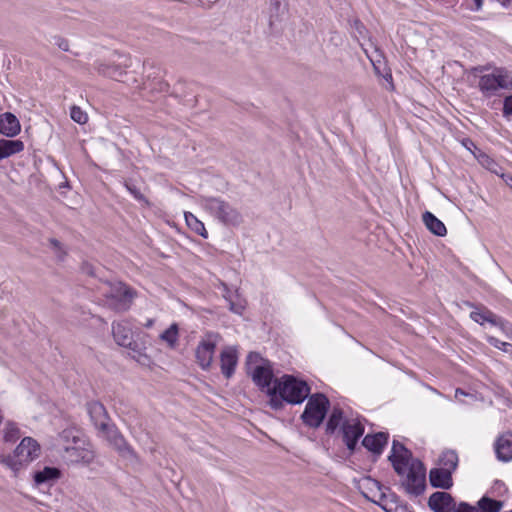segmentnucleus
<instances>
[{
  "label": "nucleus",
  "instance_id": "18",
  "mask_svg": "<svg viewBox=\"0 0 512 512\" xmlns=\"http://www.w3.org/2000/svg\"><path fill=\"white\" fill-rule=\"evenodd\" d=\"M496 458L501 462L512 460V432H506L497 437L494 443Z\"/></svg>",
  "mask_w": 512,
  "mask_h": 512
},
{
  "label": "nucleus",
  "instance_id": "36",
  "mask_svg": "<svg viewBox=\"0 0 512 512\" xmlns=\"http://www.w3.org/2000/svg\"><path fill=\"white\" fill-rule=\"evenodd\" d=\"M59 436L60 439L66 443L72 442L77 444L80 441L79 431L74 427L64 429Z\"/></svg>",
  "mask_w": 512,
  "mask_h": 512
},
{
  "label": "nucleus",
  "instance_id": "55",
  "mask_svg": "<svg viewBox=\"0 0 512 512\" xmlns=\"http://www.w3.org/2000/svg\"><path fill=\"white\" fill-rule=\"evenodd\" d=\"M458 393H459V394H462V395H464V394H465V393H464V391H463V390H461L460 388H458V389L456 390V395H457Z\"/></svg>",
  "mask_w": 512,
  "mask_h": 512
},
{
  "label": "nucleus",
  "instance_id": "14",
  "mask_svg": "<svg viewBox=\"0 0 512 512\" xmlns=\"http://www.w3.org/2000/svg\"><path fill=\"white\" fill-rule=\"evenodd\" d=\"M216 338L217 335L209 333L205 339H202L199 342L196 348V361L203 370H208L212 364L213 355L217 345Z\"/></svg>",
  "mask_w": 512,
  "mask_h": 512
},
{
  "label": "nucleus",
  "instance_id": "26",
  "mask_svg": "<svg viewBox=\"0 0 512 512\" xmlns=\"http://www.w3.org/2000/svg\"><path fill=\"white\" fill-rule=\"evenodd\" d=\"M458 462L459 459L457 452L451 449L443 451L439 458V464L441 465L440 468L449 470L451 473L457 469Z\"/></svg>",
  "mask_w": 512,
  "mask_h": 512
},
{
  "label": "nucleus",
  "instance_id": "37",
  "mask_svg": "<svg viewBox=\"0 0 512 512\" xmlns=\"http://www.w3.org/2000/svg\"><path fill=\"white\" fill-rule=\"evenodd\" d=\"M124 186L126 187V189L129 191V193L138 201H145L147 202L146 198L144 197V195L141 193V190L140 188L134 183L133 180L131 179H128V180H125L124 182Z\"/></svg>",
  "mask_w": 512,
  "mask_h": 512
},
{
  "label": "nucleus",
  "instance_id": "27",
  "mask_svg": "<svg viewBox=\"0 0 512 512\" xmlns=\"http://www.w3.org/2000/svg\"><path fill=\"white\" fill-rule=\"evenodd\" d=\"M224 298L229 304V310L235 314L242 315L245 310V301L240 298L237 291L235 292V299L232 296L231 291L226 285H224Z\"/></svg>",
  "mask_w": 512,
  "mask_h": 512
},
{
  "label": "nucleus",
  "instance_id": "4",
  "mask_svg": "<svg viewBox=\"0 0 512 512\" xmlns=\"http://www.w3.org/2000/svg\"><path fill=\"white\" fill-rule=\"evenodd\" d=\"M308 401L302 412L300 419L303 424L309 428H319L330 409V401L328 397L321 392L310 394Z\"/></svg>",
  "mask_w": 512,
  "mask_h": 512
},
{
  "label": "nucleus",
  "instance_id": "50",
  "mask_svg": "<svg viewBox=\"0 0 512 512\" xmlns=\"http://www.w3.org/2000/svg\"><path fill=\"white\" fill-rule=\"evenodd\" d=\"M501 177L504 180V182L512 189V175L502 174Z\"/></svg>",
  "mask_w": 512,
  "mask_h": 512
},
{
  "label": "nucleus",
  "instance_id": "46",
  "mask_svg": "<svg viewBox=\"0 0 512 512\" xmlns=\"http://www.w3.org/2000/svg\"><path fill=\"white\" fill-rule=\"evenodd\" d=\"M501 321L503 325H495L496 327H499L503 332H505L507 335H512V324L508 322L507 320L503 319L501 317Z\"/></svg>",
  "mask_w": 512,
  "mask_h": 512
},
{
  "label": "nucleus",
  "instance_id": "44",
  "mask_svg": "<svg viewBox=\"0 0 512 512\" xmlns=\"http://www.w3.org/2000/svg\"><path fill=\"white\" fill-rule=\"evenodd\" d=\"M55 39V45L58 46L59 49H61L62 51H69V43L66 39L60 37V36H56L54 37Z\"/></svg>",
  "mask_w": 512,
  "mask_h": 512
},
{
  "label": "nucleus",
  "instance_id": "24",
  "mask_svg": "<svg viewBox=\"0 0 512 512\" xmlns=\"http://www.w3.org/2000/svg\"><path fill=\"white\" fill-rule=\"evenodd\" d=\"M61 477V471L57 467L45 466L42 470L36 471L33 475L37 485L51 483Z\"/></svg>",
  "mask_w": 512,
  "mask_h": 512
},
{
  "label": "nucleus",
  "instance_id": "19",
  "mask_svg": "<svg viewBox=\"0 0 512 512\" xmlns=\"http://www.w3.org/2000/svg\"><path fill=\"white\" fill-rule=\"evenodd\" d=\"M452 474L443 468H432L429 472L430 485L434 488L448 490L453 486Z\"/></svg>",
  "mask_w": 512,
  "mask_h": 512
},
{
  "label": "nucleus",
  "instance_id": "3",
  "mask_svg": "<svg viewBox=\"0 0 512 512\" xmlns=\"http://www.w3.org/2000/svg\"><path fill=\"white\" fill-rule=\"evenodd\" d=\"M274 386L283 396L285 402L291 405L303 403L311 392V387L305 380L289 374L276 378Z\"/></svg>",
  "mask_w": 512,
  "mask_h": 512
},
{
  "label": "nucleus",
  "instance_id": "42",
  "mask_svg": "<svg viewBox=\"0 0 512 512\" xmlns=\"http://www.w3.org/2000/svg\"><path fill=\"white\" fill-rule=\"evenodd\" d=\"M502 113L506 118L512 116V94L504 98Z\"/></svg>",
  "mask_w": 512,
  "mask_h": 512
},
{
  "label": "nucleus",
  "instance_id": "8",
  "mask_svg": "<svg viewBox=\"0 0 512 512\" xmlns=\"http://www.w3.org/2000/svg\"><path fill=\"white\" fill-rule=\"evenodd\" d=\"M41 447L32 437H24L11 455L12 472H18L40 456Z\"/></svg>",
  "mask_w": 512,
  "mask_h": 512
},
{
  "label": "nucleus",
  "instance_id": "5",
  "mask_svg": "<svg viewBox=\"0 0 512 512\" xmlns=\"http://www.w3.org/2000/svg\"><path fill=\"white\" fill-rule=\"evenodd\" d=\"M401 480V487L411 496L418 497L426 489V468L419 459L409 462L407 470Z\"/></svg>",
  "mask_w": 512,
  "mask_h": 512
},
{
  "label": "nucleus",
  "instance_id": "53",
  "mask_svg": "<svg viewBox=\"0 0 512 512\" xmlns=\"http://www.w3.org/2000/svg\"><path fill=\"white\" fill-rule=\"evenodd\" d=\"M475 3V11H479L482 8L483 0H473Z\"/></svg>",
  "mask_w": 512,
  "mask_h": 512
},
{
  "label": "nucleus",
  "instance_id": "47",
  "mask_svg": "<svg viewBox=\"0 0 512 512\" xmlns=\"http://www.w3.org/2000/svg\"><path fill=\"white\" fill-rule=\"evenodd\" d=\"M0 463L12 471V459L11 455H2L0 453Z\"/></svg>",
  "mask_w": 512,
  "mask_h": 512
},
{
  "label": "nucleus",
  "instance_id": "10",
  "mask_svg": "<svg viewBox=\"0 0 512 512\" xmlns=\"http://www.w3.org/2000/svg\"><path fill=\"white\" fill-rule=\"evenodd\" d=\"M112 334L115 342L119 346L128 348L135 360L139 362L141 357H146L143 353L144 347L133 339V332L126 322H113Z\"/></svg>",
  "mask_w": 512,
  "mask_h": 512
},
{
  "label": "nucleus",
  "instance_id": "9",
  "mask_svg": "<svg viewBox=\"0 0 512 512\" xmlns=\"http://www.w3.org/2000/svg\"><path fill=\"white\" fill-rule=\"evenodd\" d=\"M261 361L262 363L256 365L251 372V378L254 384L262 391L266 392L272 389L274 385V371L272 363L269 360L263 359L258 352H250L247 355V364Z\"/></svg>",
  "mask_w": 512,
  "mask_h": 512
},
{
  "label": "nucleus",
  "instance_id": "45",
  "mask_svg": "<svg viewBox=\"0 0 512 512\" xmlns=\"http://www.w3.org/2000/svg\"><path fill=\"white\" fill-rule=\"evenodd\" d=\"M151 88L156 89L159 92H167L169 89V84L163 80H158Z\"/></svg>",
  "mask_w": 512,
  "mask_h": 512
},
{
  "label": "nucleus",
  "instance_id": "13",
  "mask_svg": "<svg viewBox=\"0 0 512 512\" xmlns=\"http://www.w3.org/2000/svg\"><path fill=\"white\" fill-rule=\"evenodd\" d=\"M131 66V59L126 55H119L117 62L104 63L96 61L94 69L105 77L122 81L123 75L126 74V68Z\"/></svg>",
  "mask_w": 512,
  "mask_h": 512
},
{
  "label": "nucleus",
  "instance_id": "29",
  "mask_svg": "<svg viewBox=\"0 0 512 512\" xmlns=\"http://www.w3.org/2000/svg\"><path fill=\"white\" fill-rule=\"evenodd\" d=\"M184 217L186 224L192 231L202 236L203 238L208 237V233L207 230L205 229L203 222H201L193 213L185 212Z\"/></svg>",
  "mask_w": 512,
  "mask_h": 512
},
{
  "label": "nucleus",
  "instance_id": "25",
  "mask_svg": "<svg viewBox=\"0 0 512 512\" xmlns=\"http://www.w3.org/2000/svg\"><path fill=\"white\" fill-rule=\"evenodd\" d=\"M343 418H344V412L342 410V408L338 407V406H334L329 417H328V420L326 422V427H325V432L327 435H333L336 430L341 427L340 424L342 425L343 423Z\"/></svg>",
  "mask_w": 512,
  "mask_h": 512
},
{
  "label": "nucleus",
  "instance_id": "6",
  "mask_svg": "<svg viewBox=\"0 0 512 512\" xmlns=\"http://www.w3.org/2000/svg\"><path fill=\"white\" fill-rule=\"evenodd\" d=\"M478 88L485 97H492L500 89H512L511 73L505 68H494L492 73L480 76Z\"/></svg>",
  "mask_w": 512,
  "mask_h": 512
},
{
  "label": "nucleus",
  "instance_id": "32",
  "mask_svg": "<svg viewBox=\"0 0 512 512\" xmlns=\"http://www.w3.org/2000/svg\"><path fill=\"white\" fill-rule=\"evenodd\" d=\"M178 325L173 323L168 329L161 333L160 338L170 346H174L178 340Z\"/></svg>",
  "mask_w": 512,
  "mask_h": 512
},
{
  "label": "nucleus",
  "instance_id": "39",
  "mask_svg": "<svg viewBox=\"0 0 512 512\" xmlns=\"http://www.w3.org/2000/svg\"><path fill=\"white\" fill-rule=\"evenodd\" d=\"M487 341L491 346H493L503 352H506V353L510 352V350L512 349V344H510L508 342L501 341L494 336H489L487 338Z\"/></svg>",
  "mask_w": 512,
  "mask_h": 512
},
{
  "label": "nucleus",
  "instance_id": "56",
  "mask_svg": "<svg viewBox=\"0 0 512 512\" xmlns=\"http://www.w3.org/2000/svg\"><path fill=\"white\" fill-rule=\"evenodd\" d=\"M373 66H374V70H375V72H376L377 74H380L379 69H378V67L376 66V64H373Z\"/></svg>",
  "mask_w": 512,
  "mask_h": 512
},
{
  "label": "nucleus",
  "instance_id": "16",
  "mask_svg": "<svg viewBox=\"0 0 512 512\" xmlns=\"http://www.w3.org/2000/svg\"><path fill=\"white\" fill-rule=\"evenodd\" d=\"M468 307L475 308V311L470 313V318L476 323L483 325L490 323L491 325H503L501 317L493 313L487 307L480 305L476 306L474 303L467 301L465 303Z\"/></svg>",
  "mask_w": 512,
  "mask_h": 512
},
{
  "label": "nucleus",
  "instance_id": "43",
  "mask_svg": "<svg viewBox=\"0 0 512 512\" xmlns=\"http://www.w3.org/2000/svg\"><path fill=\"white\" fill-rule=\"evenodd\" d=\"M81 271L91 277H98L97 268L89 262H83L81 265Z\"/></svg>",
  "mask_w": 512,
  "mask_h": 512
},
{
  "label": "nucleus",
  "instance_id": "28",
  "mask_svg": "<svg viewBox=\"0 0 512 512\" xmlns=\"http://www.w3.org/2000/svg\"><path fill=\"white\" fill-rule=\"evenodd\" d=\"M503 507V502L487 496H483L477 502V509L479 512H500Z\"/></svg>",
  "mask_w": 512,
  "mask_h": 512
},
{
  "label": "nucleus",
  "instance_id": "23",
  "mask_svg": "<svg viewBox=\"0 0 512 512\" xmlns=\"http://www.w3.org/2000/svg\"><path fill=\"white\" fill-rule=\"evenodd\" d=\"M422 220L426 228L434 235L443 237L447 234V229L444 223L430 211H425L423 213Z\"/></svg>",
  "mask_w": 512,
  "mask_h": 512
},
{
  "label": "nucleus",
  "instance_id": "20",
  "mask_svg": "<svg viewBox=\"0 0 512 512\" xmlns=\"http://www.w3.org/2000/svg\"><path fill=\"white\" fill-rule=\"evenodd\" d=\"M238 356L234 348L227 347L220 354V366L222 374L227 378H231L235 373Z\"/></svg>",
  "mask_w": 512,
  "mask_h": 512
},
{
  "label": "nucleus",
  "instance_id": "31",
  "mask_svg": "<svg viewBox=\"0 0 512 512\" xmlns=\"http://www.w3.org/2000/svg\"><path fill=\"white\" fill-rule=\"evenodd\" d=\"M269 396V406L271 409L278 411L281 410L284 407L285 400L283 399V396L278 393V390L274 385H272V389H269L265 392Z\"/></svg>",
  "mask_w": 512,
  "mask_h": 512
},
{
  "label": "nucleus",
  "instance_id": "17",
  "mask_svg": "<svg viewBox=\"0 0 512 512\" xmlns=\"http://www.w3.org/2000/svg\"><path fill=\"white\" fill-rule=\"evenodd\" d=\"M389 434L387 432H377L374 434H367L362 439V445L369 452L375 456H380L383 453L385 446L388 443Z\"/></svg>",
  "mask_w": 512,
  "mask_h": 512
},
{
  "label": "nucleus",
  "instance_id": "7",
  "mask_svg": "<svg viewBox=\"0 0 512 512\" xmlns=\"http://www.w3.org/2000/svg\"><path fill=\"white\" fill-rule=\"evenodd\" d=\"M106 304L117 312L127 311L136 297V291L122 282L109 283V290L103 293Z\"/></svg>",
  "mask_w": 512,
  "mask_h": 512
},
{
  "label": "nucleus",
  "instance_id": "1",
  "mask_svg": "<svg viewBox=\"0 0 512 512\" xmlns=\"http://www.w3.org/2000/svg\"><path fill=\"white\" fill-rule=\"evenodd\" d=\"M86 410L100 436L105 438L122 457H135L133 448L126 442L115 424L111 423L109 414L100 401L87 402Z\"/></svg>",
  "mask_w": 512,
  "mask_h": 512
},
{
  "label": "nucleus",
  "instance_id": "57",
  "mask_svg": "<svg viewBox=\"0 0 512 512\" xmlns=\"http://www.w3.org/2000/svg\"><path fill=\"white\" fill-rule=\"evenodd\" d=\"M467 141H468L471 145H473L472 140L467 139Z\"/></svg>",
  "mask_w": 512,
  "mask_h": 512
},
{
  "label": "nucleus",
  "instance_id": "35",
  "mask_svg": "<svg viewBox=\"0 0 512 512\" xmlns=\"http://www.w3.org/2000/svg\"><path fill=\"white\" fill-rule=\"evenodd\" d=\"M284 0H270V24H273L274 20H277L282 15L286 8L282 5Z\"/></svg>",
  "mask_w": 512,
  "mask_h": 512
},
{
  "label": "nucleus",
  "instance_id": "22",
  "mask_svg": "<svg viewBox=\"0 0 512 512\" xmlns=\"http://www.w3.org/2000/svg\"><path fill=\"white\" fill-rule=\"evenodd\" d=\"M24 150V143L19 139H0V160L18 154Z\"/></svg>",
  "mask_w": 512,
  "mask_h": 512
},
{
  "label": "nucleus",
  "instance_id": "41",
  "mask_svg": "<svg viewBox=\"0 0 512 512\" xmlns=\"http://www.w3.org/2000/svg\"><path fill=\"white\" fill-rule=\"evenodd\" d=\"M452 512H479L476 506H472L467 502L456 503Z\"/></svg>",
  "mask_w": 512,
  "mask_h": 512
},
{
  "label": "nucleus",
  "instance_id": "33",
  "mask_svg": "<svg viewBox=\"0 0 512 512\" xmlns=\"http://www.w3.org/2000/svg\"><path fill=\"white\" fill-rule=\"evenodd\" d=\"M398 502L399 497L394 492H390L388 494V500L385 503L377 502V505L380 506L385 512H398Z\"/></svg>",
  "mask_w": 512,
  "mask_h": 512
},
{
  "label": "nucleus",
  "instance_id": "11",
  "mask_svg": "<svg viewBox=\"0 0 512 512\" xmlns=\"http://www.w3.org/2000/svg\"><path fill=\"white\" fill-rule=\"evenodd\" d=\"M414 459L412 452L404 444L397 440H393L388 460L398 476H403L405 474L409 462Z\"/></svg>",
  "mask_w": 512,
  "mask_h": 512
},
{
  "label": "nucleus",
  "instance_id": "34",
  "mask_svg": "<svg viewBox=\"0 0 512 512\" xmlns=\"http://www.w3.org/2000/svg\"><path fill=\"white\" fill-rule=\"evenodd\" d=\"M20 437V430L17 425L13 422H8L4 431V441L7 443H13Z\"/></svg>",
  "mask_w": 512,
  "mask_h": 512
},
{
  "label": "nucleus",
  "instance_id": "2",
  "mask_svg": "<svg viewBox=\"0 0 512 512\" xmlns=\"http://www.w3.org/2000/svg\"><path fill=\"white\" fill-rule=\"evenodd\" d=\"M200 204L211 216L226 226H238L243 222L238 209L219 197L202 196Z\"/></svg>",
  "mask_w": 512,
  "mask_h": 512
},
{
  "label": "nucleus",
  "instance_id": "12",
  "mask_svg": "<svg viewBox=\"0 0 512 512\" xmlns=\"http://www.w3.org/2000/svg\"><path fill=\"white\" fill-rule=\"evenodd\" d=\"M364 431L365 427L358 419L343 421L340 427L342 441L351 454L355 452Z\"/></svg>",
  "mask_w": 512,
  "mask_h": 512
},
{
  "label": "nucleus",
  "instance_id": "21",
  "mask_svg": "<svg viewBox=\"0 0 512 512\" xmlns=\"http://www.w3.org/2000/svg\"><path fill=\"white\" fill-rule=\"evenodd\" d=\"M21 131V125L17 117L11 112L0 115V134L12 138Z\"/></svg>",
  "mask_w": 512,
  "mask_h": 512
},
{
  "label": "nucleus",
  "instance_id": "51",
  "mask_svg": "<svg viewBox=\"0 0 512 512\" xmlns=\"http://www.w3.org/2000/svg\"><path fill=\"white\" fill-rule=\"evenodd\" d=\"M49 242H50V244H51V246H52L53 248H55V249H61V243H60V241H58L57 239H55V238H51V239L49 240Z\"/></svg>",
  "mask_w": 512,
  "mask_h": 512
},
{
  "label": "nucleus",
  "instance_id": "54",
  "mask_svg": "<svg viewBox=\"0 0 512 512\" xmlns=\"http://www.w3.org/2000/svg\"><path fill=\"white\" fill-rule=\"evenodd\" d=\"M482 157L485 159V163H486L487 165H489L490 163H493V164H494V161H493L489 156H487V155H483Z\"/></svg>",
  "mask_w": 512,
  "mask_h": 512
},
{
  "label": "nucleus",
  "instance_id": "48",
  "mask_svg": "<svg viewBox=\"0 0 512 512\" xmlns=\"http://www.w3.org/2000/svg\"><path fill=\"white\" fill-rule=\"evenodd\" d=\"M386 490L385 489H382L381 491H378L379 492V498L378 500H372L375 504H377V502H382V503H385L387 500H388V494L385 492Z\"/></svg>",
  "mask_w": 512,
  "mask_h": 512
},
{
  "label": "nucleus",
  "instance_id": "38",
  "mask_svg": "<svg viewBox=\"0 0 512 512\" xmlns=\"http://www.w3.org/2000/svg\"><path fill=\"white\" fill-rule=\"evenodd\" d=\"M70 117L78 124H85L88 120V115L78 106H72L70 109Z\"/></svg>",
  "mask_w": 512,
  "mask_h": 512
},
{
  "label": "nucleus",
  "instance_id": "52",
  "mask_svg": "<svg viewBox=\"0 0 512 512\" xmlns=\"http://www.w3.org/2000/svg\"><path fill=\"white\" fill-rule=\"evenodd\" d=\"M383 77L385 78V80H386L387 82H389V84H390V89H393V88H394V86H393V82H392V74H391L390 72H387Z\"/></svg>",
  "mask_w": 512,
  "mask_h": 512
},
{
  "label": "nucleus",
  "instance_id": "30",
  "mask_svg": "<svg viewBox=\"0 0 512 512\" xmlns=\"http://www.w3.org/2000/svg\"><path fill=\"white\" fill-rule=\"evenodd\" d=\"M65 451L69 453L71 457H75L74 461L89 463L93 459L92 452L85 449H79L74 446H65Z\"/></svg>",
  "mask_w": 512,
  "mask_h": 512
},
{
  "label": "nucleus",
  "instance_id": "40",
  "mask_svg": "<svg viewBox=\"0 0 512 512\" xmlns=\"http://www.w3.org/2000/svg\"><path fill=\"white\" fill-rule=\"evenodd\" d=\"M365 482H366V487L370 490V491H373V490H376V491H381L382 489H385V490H388L390 491V489L388 487H384L380 481L376 480V479H373L371 477H367L365 479Z\"/></svg>",
  "mask_w": 512,
  "mask_h": 512
},
{
  "label": "nucleus",
  "instance_id": "15",
  "mask_svg": "<svg viewBox=\"0 0 512 512\" xmlns=\"http://www.w3.org/2000/svg\"><path fill=\"white\" fill-rule=\"evenodd\" d=\"M456 503L452 495L445 491L434 492L428 499V507L433 512H452Z\"/></svg>",
  "mask_w": 512,
  "mask_h": 512
},
{
  "label": "nucleus",
  "instance_id": "49",
  "mask_svg": "<svg viewBox=\"0 0 512 512\" xmlns=\"http://www.w3.org/2000/svg\"><path fill=\"white\" fill-rule=\"evenodd\" d=\"M488 70L487 66H476L471 69V73L473 75H477L478 73H482L484 71Z\"/></svg>",
  "mask_w": 512,
  "mask_h": 512
}]
</instances>
